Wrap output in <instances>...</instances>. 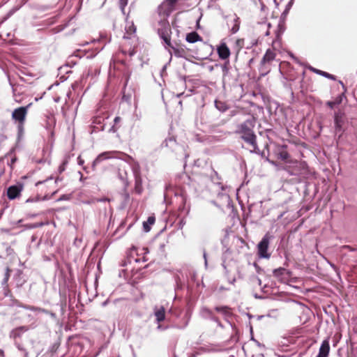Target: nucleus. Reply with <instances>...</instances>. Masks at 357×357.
<instances>
[{
    "label": "nucleus",
    "mask_w": 357,
    "mask_h": 357,
    "mask_svg": "<svg viewBox=\"0 0 357 357\" xmlns=\"http://www.w3.org/2000/svg\"><path fill=\"white\" fill-rule=\"evenodd\" d=\"M231 22H232L233 25L231 28V33H236L239 30V25H240L239 18L237 17H234L232 19Z\"/></svg>",
    "instance_id": "nucleus-16"
},
{
    "label": "nucleus",
    "mask_w": 357,
    "mask_h": 357,
    "mask_svg": "<svg viewBox=\"0 0 357 357\" xmlns=\"http://www.w3.org/2000/svg\"><path fill=\"white\" fill-rule=\"evenodd\" d=\"M22 335V326L16 327L13 329L10 333V337L13 340L17 348L20 350H22V346L21 344V338Z\"/></svg>",
    "instance_id": "nucleus-8"
},
{
    "label": "nucleus",
    "mask_w": 357,
    "mask_h": 357,
    "mask_svg": "<svg viewBox=\"0 0 357 357\" xmlns=\"http://www.w3.org/2000/svg\"><path fill=\"white\" fill-rule=\"evenodd\" d=\"M9 82L12 87V91H13L15 101L17 102H21L22 101V96L20 92H18V88H20V89L21 86L19 84H17V86L13 84L10 78H9Z\"/></svg>",
    "instance_id": "nucleus-12"
},
{
    "label": "nucleus",
    "mask_w": 357,
    "mask_h": 357,
    "mask_svg": "<svg viewBox=\"0 0 357 357\" xmlns=\"http://www.w3.org/2000/svg\"><path fill=\"white\" fill-rule=\"evenodd\" d=\"M13 59L15 61L18 62L19 63H22V57L20 54H17L16 52H13Z\"/></svg>",
    "instance_id": "nucleus-25"
},
{
    "label": "nucleus",
    "mask_w": 357,
    "mask_h": 357,
    "mask_svg": "<svg viewBox=\"0 0 357 357\" xmlns=\"http://www.w3.org/2000/svg\"><path fill=\"white\" fill-rule=\"evenodd\" d=\"M268 35H269V32L267 31L266 32V36H268Z\"/></svg>",
    "instance_id": "nucleus-49"
},
{
    "label": "nucleus",
    "mask_w": 357,
    "mask_h": 357,
    "mask_svg": "<svg viewBox=\"0 0 357 357\" xmlns=\"http://www.w3.org/2000/svg\"><path fill=\"white\" fill-rule=\"evenodd\" d=\"M217 52L221 59H227L230 55V50L225 43H222L218 47Z\"/></svg>",
    "instance_id": "nucleus-9"
},
{
    "label": "nucleus",
    "mask_w": 357,
    "mask_h": 357,
    "mask_svg": "<svg viewBox=\"0 0 357 357\" xmlns=\"http://www.w3.org/2000/svg\"><path fill=\"white\" fill-rule=\"evenodd\" d=\"M201 40V37L196 32L190 33L186 36V40L190 43H194Z\"/></svg>",
    "instance_id": "nucleus-14"
},
{
    "label": "nucleus",
    "mask_w": 357,
    "mask_h": 357,
    "mask_svg": "<svg viewBox=\"0 0 357 357\" xmlns=\"http://www.w3.org/2000/svg\"><path fill=\"white\" fill-rule=\"evenodd\" d=\"M16 161V159L15 158H12L11 159V163H13Z\"/></svg>",
    "instance_id": "nucleus-43"
},
{
    "label": "nucleus",
    "mask_w": 357,
    "mask_h": 357,
    "mask_svg": "<svg viewBox=\"0 0 357 357\" xmlns=\"http://www.w3.org/2000/svg\"><path fill=\"white\" fill-rule=\"evenodd\" d=\"M32 202V200H31V199H28L26 200V202Z\"/></svg>",
    "instance_id": "nucleus-48"
},
{
    "label": "nucleus",
    "mask_w": 357,
    "mask_h": 357,
    "mask_svg": "<svg viewBox=\"0 0 357 357\" xmlns=\"http://www.w3.org/2000/svg\"><path fill=\"white\" fill-rule=\"evenodd\" d=\"M335 129L336 134H339V137L342 136L344 131V125L345 123L344 113L339 111L334 115Z\"/></svg>",
    "instance_id": "nucleus-6"
},
{
    "label": "nucleus",
    "mask_w": 357,
    "mask_h": 357,
    "mask_svg": "<svg viewBox=\"0 0 357 357\" xmlns=\"http://www.w3.org/2000/svg\"><path fill=\"white\" fill-rule=\"evenodd\" d=\"M310 70L313 72H314L315 73L318 74V75H322L325 77H327V78H329L331 79H335L334 75H331V74H329L326 72H324V71H322V70H318V69H316L314 68H310Z\"/></svg>",
    "instance_id": "nucleus-18"
},
{
    "label": "nucleus",
    "mask_w": 357,
    "mask_h": 357,
    "mask_svg": "<svg viewBox=\"0 0 357 357\" xmlns=\"http://www.w3.org/2000/svg\"><path fill=\"white\" fill-rule=\"evenodd\" d=\"M121 119L119 116L115 117L114 121L115 124L119 123L121 121Z\"/></svg>",
    "instance_id": "nucleus-36"
},
{
    "label": "nucleus",
    "mask_w": 357,
    "mask_h": 357,
    "mask_svg": "<svg viewBox=\"0 0 357 357\" xmlns=\"http://www.w3.org/2000/svg\"><path fill=\"white\" fill-rule=\"evenodd\" d=\"M330 351L329 342L328 340L322 342L319 348V354L317 357H328Z\"/></svg>",
    "instance_id": "nucleus-11"
},
{
    "label": "nucleus",
    "mask_w": 357,
    "mask_h": 357,
    "mask_svg": "<svg viewBox=\"0 0 357 357\" xmlns=\"http://www.w3.org/2000/svg\"><path fill=\"white\" fill-rule=\"evenodd\" d=\"M62 181V178L57 177V178L55 179L54 183H55L56 184H57V183H59V181Z\"/></svg>",
    "instance_id": "nucleus-39"
},
{
    "label": "nucleus",
    "mask_w": 357,
    "mask_h": 357,
    "mask_svg": "<svg viewBox=\"0 0 357 357\" xmlns=\"http://www.w3.org/2000/svg\"><path fill=\"white\" fill-rule=\"evenodd\" d=\"M273 236L269 232L266 233L261 241L257 245L258 255L260 258L269 259L271 257L270 253L268 252V248L270 241Z\"/></svg>",
    "instance_id": "nucleus-3"
},
{
    "label": "nucleus",
    "mask_w": 357,
    "mask_h": 357,
    "mask_svg": "<svg viewBox=\"0 0 357 357\" xmlns=\"http://www.w3.org/2000/svg\"><path fill=\"white\" fill-rule=\"evenodd\" d=\"M235 281H236V278H232L231 280H229V282H230L231 284H234V283L235 282Z\"/></svg>",
    "instance_id": "nucleus-40"
},
{
    "label": "nucleus",
    "mask_w": 357,
    "mask_h": 357,
    "mask_svg": "<svg viewBox=\"0 0 357 357\" xmlns=\"http://www.w3.org/2000/svg\"><path fill=\"white\" fill-rule=\"evenodd\" d=\"M77 160H78V164H79V165H82L84 164V160H82V159L81 158V157H80V156H79V157H78Z\"/></svg>",
    "instance_id": "nucleus-37"
},
{
    "label": "nucleus",
    "mask_w": 357,
    "mask_h": 357,
    "mask_svg": "<svg viewBox=\"0 0 357 357\" xmlns=\"http://www.w3.org/2000/svg\"><path fill=\"white\" fill-rule=\"evenodd\" d=\"M176 144V141L174 138L172 137H170L169 139H165L163 143H162V146H169L170 148H172L173 147V145Z\"/></svg>",
    "instance_id": "nucleus-22"
},
{
    "label": "nucleus",
    "mask_w": 357,
    "mask_h": 357,
    "mask_svg": "<svg viewBox=\"0 0 357 357\" xmlns=\"http://www.w3.org/2000/svg\"><path fill=\"white\" fill-rule=\"evenodd\" d=\"M12 272V270L8 268V267H6V272H5V274H4V278L3 280H2V285H6L8 281V279L10 278V273Z\"/></svg>",
    "instance_id": "nucleus-20"
},
{
    "label": "nucleus",
    "mask_w": 357,
    "mask_h": 357,
    "mask_svg": "<svg viewBox=\"0 0 357 357\" xmlns=\"http://www.w3.org/2000/svg\"><path fill=\"white\" fill-rule=\"evenodd\" d=\"M222 196H225L226 197H228V195H222Z\"/></svg>",
    "instance_id": "nucleus-52"
},
{
    "label": "nucleus",
    "mask_w": 357,
    "mask_h": 357,
    "mask_svg": "<svg viewBox=\"0 0 357 357\" xmlns=\"http://www.w3.org/2000/svg\"><path fill=\"white\" fill-rule=\"evenodd\" d=\"M128 3V0H120V4L121 6V8L123 9L125 6H126Z\"/></svg>",
    "instance_id": "nucleus-33"
},
{
    "label": "nucleus",
    "mask_w": 357,
    "mask_h": 357,
    "mask_svg": "<svg viewBox=\"0 0 357 357\" xmlns=\"http://www.w3.org/2000/svg\"><path fill=\"white\" fill-rule=\"evenodd\" d=\"M201 314L204 317L206 318H209L213 314L211 310L207 307H203L201 310Z\"/></svg>",
    "instance_id": "nucleus-23"
},
{
    "label": "nucleus",
    "mask_w": 357,
    "mask_h": 357,
    "mask_svg": "<svg viewBox=\"0 0 357 357\" xmlns=\"http://www.w3.org/2000/svg\"><path fill=\"white\" fill-rule=\"evenodd\" d=\"M52 179V177H50V178L45 180V181H38L36 183V185H38L39 184H41V183H43L45 182H48L50 180Z\"/></svg>",
    "instance_id": "nucleus-35"
},
{
    "label": "nucleus",
    "mask_w": 357,
    "mask_h": 357,
    "mask_svg": "<svg viewBox=\"0 0 357 357\" xmlns=\"http://www.w3.org/2000/svg\"><path fill=\"white\" fill-rule=\"evenodd\" d=\"M148 225H150V222H144L143 223L144 229L146 231H149L150 230V227L148 226Z\"/></svg>",
    "instance_id": "nucleus-30"
},
{
    "label": "nucleus",
    "mask_w": 357,
    "mask_h": 357,
    "mask_svg": "<svg viewBox=\"0 0 357 357\" xmlns=\"http://www.w3.org/2000/svg\"><path fill=\"white\" fill-rule=\"evenodd\" d=\"M275 54L274 53V52L271 50H268L262 59V62L264 63L270 62L273 61L275 59Z\"/></svg>",
    "instance_id": "nucleus-15"
},
{
    "label": "nucleus",
    "mask_w": 357,
    "mask_h": 357,
    "mask_svg": "<svg viewBox=\"0 0 357 357\" xmlns=\"http://www.w3.org/2000/svg\"><path fill=\"white\" fill-rule=\"evenodd\" d=\"M215 310L223 315L225 319H227L232 315L231 308L227 306H217L215 307Z\"/></svg>",
    "instance_id": "nucleus-13"
},
{
    "label": "nucleus",
    "mask_w": 357,
    "mask_h": 357,
    "mask_svg": "<svg viewBox=\"0 0 357 357\" xmlns=\"http://www.w3.org/2000/svg\"><path fill=\"white\" fill-rule=\"evenodd\" d=\"M18 222H19V223L22 222V219L19 220H18Z\"/></svg>",
    "instance_id": "nucleus-46"
},
{
    "label": "nucleus",
    "mask_w": 357,
    "mask_h": 357,
    "mask_svg": "<svg viewBox=\"0 0 357 357\" xmlns=\"http://www.w3.org/2000/svg\"><path fill=\"white\" fill-rule=\"evenodd\" d=\"M241 43V40H238L236 41L237 45H239Z\"/></svg>",
    "instance_id": "nucleus-45"
},
{
    "label": "nucleus",
    "mask_w": 357,
    "mask_h": 357,
    "mask_svg": "<svg viewBox=\"0 0 357 357\" xmlns=\"http://www.w3.org/2000/svg\"><path fill=\"white\" fill-rule=\"evenodd\" d=\"M125 154L119 151H106L99 154L97 158L94 160L92 164V167L95 168V167L101 162L103 160L112 159V158H119L121 159Z\"/></svg>",
    "instance_id": "nucleus-5"
},
{
    "label": "nucleus",
    "mask_w": 357,
    "mask_h": 357,
    "mask_svg": "<svg viewBox=\"0 0 357 357\" xmlns=\"http://www.w3.org/2000/svg\"><path fill=\"white\" fill-rule=\"evenodd\" d=\"M284 274H287V271L284 268H279L273 271V275L280 279H282L281 276Z\"/></svg>",
    "instance_id": "nucleus-19"
},
{
    "label": "nucleus",
    "mask_w": 357,
    "mask_h": 357,
    "mask_svg": "<svg viewBox=\"0 0 357 357\" xmlns=\"http://www.w3.org/2000/svg\"><path fill=\"white\" fill-rule=\"evenodd\" d=\"M11 116L14 122L17 123V144H20L22 137V106L15 109Z\"/></svg>",
    "instance_id": "nucleus-4"
},
{
    "label": "nucleus",
    "mask_w": 357,
    "mask_h": 357,
    "mask_svg": "<svg viewBox=\"0 0 357 357\" xmlns=\"http://www.w3.org/2000/svg\"><path fill=\"white\" fill-rule=\"evenodd\" d=\"M235 114V112H231V115H234Z\"/></svg>",
    "instance_id": "nucleus-51"
},
{
    "label": "nucleus",
    "mask_w": 357,
    "mask_h": 357,
    "mask_svg": "<svg viewBox=\"0 0 357 357\" xmlns=\"http://www.w3.org/2000/svg\"><path fill=\"white\" fill-rule=\"evenodd\" d=\"M31 103H29L26 107H24V109H23V112H24V119H25V116L26 114L27 109L31 106Z\"/></svg>",
    "instance_id": "nucleus-32"
},
{
    "label": "nucleus",
    "mask_w": 357,
    "mask_h": 357,
    "mask_svg": "<svg viewBox=\"0 0 357 357\" xmlns=\"http://www.w3.org/2000/svg\"><path fill=\"white\" fill-rule=\"evenodd\" d=\"M132 33H135V28H133V29H132Z\"/></svg>",
    "instance_id": "nucleus-47"
},
{
    "label": "nucleus",
    "mask_w": 357,
    "mask_h": 357,
    "mask_svg": "<svg viewBox=\"0 0 357 357\" xmlns=\"http://www.w3.org/2000/svg\"><path fill=\"white\" fill-rule=\"evenodd\" d=\"M256 120L252 116L245 121L243 123L237 126L236 133L241 135V138L248 144H250L254 151L257 149L256 142V135L254 133L253 128L255 126Z\"/></svg>",
    "instance_id": "nucleus-1"
},
{
    "label": "nucleus",
    "mask_w": 357,
    "mask_h": 357,
    "mask_svg": "<svg viewBox=\"0 0 357 357\" xmlns=\"http://www.w3.org/2000/svg\"><path fill=\"white\" fill-rule=\"evenodd\" d=\"M147 222H150V225H153L155 222V218L153 217H149Z\"/></svg>",
    "instance_id": "nucleus-34"
},
{
    "label": "nucleus",
    "mask_w": 357,
    "mask_h": 357,
    "mask_svg": "<svg viewBox=\"0 0 357 357\" xmlns=\"http://www.w3.org/2000/svg\"><path fill=\"white\" fill-rule=\"evenodd\" d=\"M264 25L266 26V27H270V26H271L269 23L264 24Z\"/></svg>",
    "instance_id": "nucleus-44"
},
{
    "label": "nucleus",
    "mask_w": 357,
    "mask_h": 357,
    "mask_svg": "<svg viewBox=\"0 0 357 357\" xmlns=\"http://www.w3.org/2000/svg\"><path fill=\"white\" fill-rule=\"evenodd\" d=\"M340 102V100L338 101V102H331V101H329L327 102V105L331 107V108H333V107L335 106V104H339Z\"/></svg>",
    "instance_id": "nucleus-29"
},
{
    "label": "nucleus",
    "mask_w": 357,
    "mask_h": 357,
    "mask_svg": "<svg viewBox=\"0 0 357 357\" xmlns=\"http://www.w3.org/2000/svg\"><path fill=\"white\" fill-rule=\"evenodd\" d=\"M204 261H205V266H207V259H206V253L204 252Z\"/></svg>",
    "instance_id": "nucleus-38"
},
{
    "label": "nucleus",
    "mask_w": 357,
    "mask_h": 357,
    "mask_svg": "<svg viewBox=\"0 0 357 357\" xmlns=\"http://www.w3.org/2000/svg\"><path fill=\"white\" fill-rule=\"evenodd\" d=\"M68 164V160L67 159H65L63 162L60 165V166L59 167V169H58V171H59V173L61 174L62 173L63 171H65L66 169V167Z\"/></svg>",
    "instance_id": "nucleus-24"
},
{
    "label": "nucleus",
    "mask_w": 357,
    "mask_h": 357,
    "mask_svg": "<svg viewBox=\"0 0 357 357\" xmlns=\"http://www.w3.org/2000/svg\"><path fill=\"white\" fill-rule=\"evenodd\" d=\"M228 64H229V61H227L226 63H225L222 67L224 76H225L228 73V71H229Z\"/></svg>",
    "instance_id": "nucleus-27"
},
{
    "label": "nucleus",
    "mask_w": 357,
    "mask_h": 357,
    "mask_svg": "<svg viewBox=\"0 0 357 357\" xmlns=\"http://www.w3.org/2000/svg\"><path fill=\"white\" fill-rule=\"evenodd\" d=\"M119 178L126 185L128 184V175L127 172H124L123 173L121 172V169L119 171Z\"/></svg>",
    "instance_id": "nucleus-21"
},
{
    "label": "nucleus",
    "mask_w": 357,
    "mask_h": 357,
    "mask_svg": "<svg viewBox=\"0 0 357 357\" xmlns=\"http://www.w3.org/2000/svg\"><path fill=\"white\" fill-rule=\"evenodd\" d=\"M209 319H211L213 321L216 322L218 325H220L219 319L217 317H215L213 314H212L211 317H209Z\"/></svg>",
    "instance_id": "nucleus-31"
},
{
    "label": "nucleus",
    "mask_w": 357,
    "mask_h": 357,
    "mask_svg": "<svg viewBox=\"0 0 357 357\" xmlns=\"http://www.w3.org/2000/svg\"><path fill=\"white\" fill-rule=\"evenodd\" d=\"M280 158L282 160H286L288 159L289 158V154L287 151H282L280 153Z\"/></svg>",
    "instance_id": "nucleus-26"
},
{
    "label": "nucleus",
    "mask_w": 357,
    "mask_h": 357,
    "mask_svg": "<svg viewBox=\"0 0 357 357\" xmlns=\"http://www.w3.org/2000/svg\"><path fill=\"white\" fill-rule=\"evenodd\" d=\"M154 316L155 317L156 321L159 324L165 319V309L162 306H155L153 308Z\"/></svg>",
    "instance_id": "nucleus-10"
},
{
    "label": "nucleus",
    "mask_w": 357,
    "mask_h": 357,
    "mask_svg": "<svg viewBox=\"0 0 357 357\" xmlns=\"http://www.w3.org/2000/svg\"><path fill=\"white\" fill-rule=\"evenodd\" d=\"M135 51H134V50H132V51H130V52H129V55H130V56H133V55L135 54Z\"/></svg>",
    "instance_id": "nucleus-41"
},
{
    "label": "nucleus",
    "mask_w": 357,
    "mask_h": 357,
    "mask_svg": "<svg viewBox=\"0 0 357 357\" xmlns=\"http://www.w3.org/2000/svg\"><path fill=\"white\" fill-rule=\"evenodd\" d=\"M128 158L130 161L128 162L132 169L135 181V190L137 193L140 194L142 191V180L141 177L140 166L139 164L133 158L131 157Z\"/></svg>",
    "instance_id": "nucleus-2"
},
{
    "label": "nucleus",
    "mask_w": 357,
    "mask_h": 357,
    "mask_svg": "<svg viewBox=\"0 0 357 357\" xmlns=\"http://www.w3.org/2000/svg\"><path fill=\"white\" fill-rule=\"evenodd\" d=\"M215 106L219 111L222 112H225L228 109L227 105L225 102L220 100H215Z\"/></svg>",
    "instance_id": "nucleus-17"
},
{
    "label": "nucleus",
    "mask_w": 357,
    "mask_h": 357,
    "mask_svg": "<svg viewBox=\"0 0 357 357\" xmlns=\"http://www.w3.org/2000/svg\"><path fill=\"white\" fill-rule=\"evenodd\" d=\"M85 203H86V204H90L91 202H86Z\"/></svg>",
    "instance_id": "nucleus-53"
},
{
    "label": "nucleus",
    "mask_w": 357,
    "mask_h": 357,
    "mask_svg": "<svg viewBox=\"0 0 357 357\" xmlns=\"http://www.w3.org/2000/svg\"><path fill=\"white\" fill-rule=\"evenodd\" d=\"M185 317V319H186L185 322L182 326H178V328H184L185 327L187 326V325L188 324V321H189V319H190V315L188 313H186Z\"/></svg>",
    "instance_id": "nucleus-28"
},
{
    "label": "nucleus",
    "mask_w": 357,
    "mask_h": 357,
    "mask_svg": "<svg viewBox=\"0 0 357 357\" xmlns=\"http://www.w3.org/2000/svg\"><path fill=\"white\" fill-rule=\"evenodd\" d=\"M22 191V183L11 185L6 189V195L8 199L13 200L20 197Z\"/></svg>",
    "instance_id": "nucleus-7"
},
{
    "label": "nucleus",
    "mask_w": 357,
    "mask_h": 357,
    "mask_svg": "<svg viewBox=\"0 0 357 357\" xmlns=\"http://www.w3.org/2000/svg\"><path fill=\"white\" fill-rule=\"evenodd\" d=\"M157 328H158V329H159V330H163V328H162V326H161V325H160V324L158 326V327H157Z\"/></svg>",
    "instance_id": "nucleus-42"
},
{
    "label": "nucleus",
    "mask_w": 357,
    "mask_h": 357,
    "mask_svg": "<svg viewBox=\"0 0 357 357\" xmlns=\"http://www.w3.org/2000/svg\"><path fill=\"white\" fill-rule=\"evenodd\" d=\"M3 350H0V354H3Z\"/></svg>",
    "instance_id": "nucleus-50"
}]
</instances>
